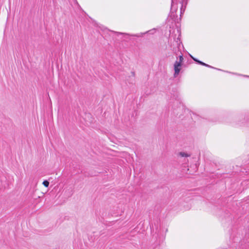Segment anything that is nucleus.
I'll use <instances>...</instances> for the list:
<instances>
[{"label":"nucleus","instance_id":"f257e3e1","mask_svg":"<svg viewBox=\"0 0 249 249\" xmlns=\"http://www.w3.org/2000/svg\"><path fill=\"white\" fill-rule=\"evenodd\" d=\"M183 55H179V58L177 59V60L175 62L174 64V69L175 71L174 76L176 77L179 74L182 65L183 61Z\"/></svg>","mask_w":249,"mask_h":249},{"label":"nucleus","instance_id":"7ed1b4c3","mask_svg":"<svg viewBox=\"0 0 249 249\" xmlns=\"http://www.w3.org/2000/svg\"><path fill=\"white\" fill-rule=\"evenodd\" d=\"M178 155L182 157H188L190 156L189 154L184 152H180L178 154Z\"/></svg>","mask_w":249,"mask_h":249},{"label":"nucleus","instance_id":"423d86ee","mask_svg":"<svg viewBox=\"0 0 249 249\" xmlns=\"http://www.w3.org/2000/svg\"><path fill=\"white\" fill-rule=\"evenodd\" d=\"M173 4H172V7H171V9L172 10L173 9Z\"/></svg>","mask_w":249,"mask_h":249},{"label":"nucleus","instance_id":"20e7f679","mask_svg":"<svg viewBox=\"0 0 249 249\" xmlns=\"http://www.w3.org/2000/svg\"><path fill=\"white\" fill-rule=\"evenodd\" d=\"M192 58L196 61H197V62H198L199 64L202 65H204V66H207V67H209V66L202 62H201V61H198L195 58H194V57H193L192 56H191Z\"/></svg>","mask_w":249,"mask_h":249},{"label":"nucleus","instance_id":"f03ea898","mask_svg":"<svg viewBox=\"0 0 249 249\" xmlns=\"http://www.w3.org/2000/svg\"><path fill=\"white\" fill-rule=\"evenodd\" d=\"M186 4H187L186 0H182V3L181 5V7H180V16L184 12Z\"/></svg>","mask_w":249,"mask_h":249},{"label":"nucleus","instance_id":"39448f33","mask_svg":"<svg viewBox=\"0 0 249 249\" xmlns=\"http://www.w3.org/2000/svg\"><path fill=\"white\" fill-rule=\"evenodd\" d=\"M43 184L46 187H48L49 186V182L48 181H47V180H44L43 182Z\"/></svg>","mask_w":249,"mask_h":249}]
</instances>
